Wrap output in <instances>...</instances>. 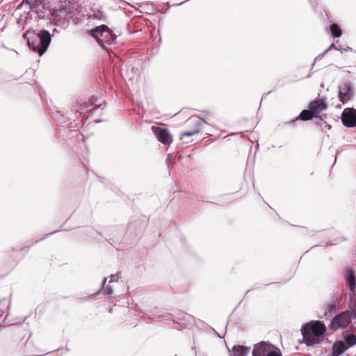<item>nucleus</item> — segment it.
Returning <instances> with one entry per match:
<instances>
[{
    "mask_svg": "<svg viewBox=\"0 0 356 356\" xmlns=\"http://www.w3.org/2000/svg\"><path fill=\"white\" fill-rule=\"evenodd\" d=\"M325 128H327V129H331V125L328 124H325Z\"/></svg>",
    "mask_w": 356,
    "mask_h": 356,
    "instance_id": "obj_32",
    "label": "nucleus"
},
{
    "mask_svg": "<svg viewBox=\"0 0 356 356\" xmlns=\"http://www.w3.org/2000/svg\"><path fill=\"white\" fill-rule=\"evenodd\" d=\"M348 349L343 341H337L332 346L331 356H340Z\"/></svg>",
    "mask_w": 356,
    "mask_h": 356,
    "instance_id": "obj_13",
    "label": "nucleus"
},
{
    "mask_svg": "<svg viewBox=\"0 0 356 356\" xmlns=\"http://www.w3.org/2000/svg\"><path fill=\"white\" fill-rule=\"evenodd\" d=\"M152 130L157 140L164 145H169L172 142V138L166 128L152 126Z\"/></svg>",
    "mask_w": 356,
    "mask_h": 356,
    "instance_id": "obj_6",
    "label": "nucleus"
},
{
    "mask_svg": "<svg viewBox=\"0 0 356 356\" xmlns=\"http://www.w3.org/2000/svg\"><path fill=\"white\" fill-rule=\"evenodd\" d=\"M53 32H56V33H58V31H57L56 29H54V31H53Z\"/></svg>",
    "mask_w": 356,
    "mask_h": 356,
    "instance_id": "obj_35",
    "label": "nucleus"
},
{
    "mask_svg": "<svg viewBox=\"0 0 356 356\" xmlns=\"http://www.w3.org/2000/svg\"><path fill=\"white\" fill-rule=\"evenodd\" d=\"M326 330L325 324L320 321H310L302 326V342L307 346L318 344L323 340Z\"/></svg>",
    "mask_w": 356,
    "mask_h": 356,
    "instance_id": "obj_1",
    "label": "nucleus"
},
{
    "mask_svg": "<svg viewBox=\"0 0 356 356\" xmlns=\"http://www.w3.org/2000/svg\"><path fill=\"white\" fill-rule=\"evenodd\" d=\"M250 348L243 345H235L232 348V356H247Z\"/></svg>",
    "mask_w": 356,
    "mask_h": 356,
    "instance_id": "obj_14",
    "label": "nucleus"
},
{
    "mask_svg": "<svg viewBox=\"0 0 356 356\" xmlns=\"http://www.w3.org/2000/svg\"><path fill=\"white\" fill-rule=\"evenodd\" d=\"M104 294L108 297L111 296L113 294V288L109 285L106 286L104 289Z\"/></svg>",
    "mask_w": 356,
    "mask_h": 356,
    "instance_id": "obj_25",
    "label": "nucleus"
},
{
    "mask_svg": "<svg viewBox=\"0 0 356 356\" xmlns=\"http://www.w3.org/2000/svg\"><path fill=\"white\" fill-rule=\"evenodd\" d=\"M314 116V115L312 113L310 109L308 108V109H305L301 111L300 115L294 120H292L289 122L290 124L294 123L296 120H303L307 121L312 119Z\"/></svg>",
    "mask_w": 356,
    "mask_h": 356,
    "instance_id": "obj_16",
    "label": "nucleus"
},
{
    "mask_svg": "<svg viewBox=\"0 0 356 356\" xmlns=\"http://www.w3.org/2000/svg\"><path fill=\"white\" fill-rule=\"evenodd\" d=\"M43 238H42L40 239V241L42 240ZM38 241H39V240H36L35 243H37V242H38Z\"/></svg>",
    "mask_w": 356,
    "mask_h": 356,
    "instance_id": "obj_36",
    "label": "nucleus"
},
{
    "mask_svg": "<svg viewBox=\"0 0 356 356\" xmlns=\"http://www.w3.org/2000/svg\"><path fill=\"white\" fill-rule=\"evenodd\" d=\"M106 280H107V277H105L103 281L102 282V288H103L106 282Z\"/></svg>",
    "mask_w": 356,
    "mask_h": 356,
    "instance_id": "obj_31",
    "label": "nucleus"
},
{
    "mask_svg": "<svg viewBox=\"0 0 356 356\" xmlns=\"http://www.w3.org/2000/svg\"><path fill=\"white\" fill-rule=\"evenodd\" d=\"M346 312H349V318L351 321L353 318H356V307L352 309L346 310Z\"/></svg>",
    "mask_w": 356,
    "mask_h": 356,
    "instance_id": "obj_26",
    "label": "nucleus"
},
{
    "mask_svg": "<svg viewBox=\"0 0 356 356\" xmlns=\"http://www.w3.org/2000/svg\"><path fill=\"white\" fill-rule=\"evenodd\" d=\"M338 49L334 43H332L328 48H327L322 54H319L314 60V62L320 57L323 56L326 53H327L330 49Z\"/></svg>",
    "mask_w": 356,
    "mask_h": 356,
    "instance_id": "obj_24",
    "label": "nucleus"
},
{
    "mask_svg": "<svg viewBox=\"0 0 356 356\" xmlns=\"http://www.w3.org/2000/svg\"><path fill=\"white\" fill-rule=\"evenodd\" d=\"M341 152V150H339V149H337L336 151V154H335V159H334V162H336L337 161V158L339 154H340V153Z\"/></svg>",
    "mask_w": 356,
    "mask_h": 356,
    "instance_id": "obj_30",
    "label": "nucleus"
},
{
    "mask_svg": "<svg viewBox=\"0 0 356 356\" xmlns=\"http://www.w3.org/2000/svg\"><path fill=\"white\" fill-rule=\"evenodd\" d=\"M203 113H206L207 115L211 114V112L209 111H204Z\"/></svg>",
    "mask_w": 356,
    "mask_h": 356,
    "instance_id": "obj_33",
    "label": "nucleus"
},
{
    "mask_svg": "<svg viewBox=\"0 0 356 356\" xmlns=\"http://www.w3.org/2000/svg\"><path fill=\"white\" fill-rule=\"evenodd\" d=\"M111 277V280H110V282H118V274H115V275H111L110 276Z\"/></svg>",
    "mask_w": 356,
    "mask_h": 356,
    "instance_id": "obj_29",
    "label": "nucleus"
},
{
    "mask_svg": "<svg viewBox=\"0 0 356 356\" xmlns=\"http://www.w3.org/2000/svg\"><path fill=\"white\" fill-rule=\"evenodd\" d=\"M346 280L350 291L355 294L356 290V276L353 270L349 268L346 270Z\"/></svg>",
    "mask_w": 356,
    "mask_h": 356,
    "instance_id": "obj_12",
    "label": "nucleus"
},
{
    "mask_svg": "<svg viewBox=\"0 0 356 356\" xmlns=\"http://www.w3.org/2000/svg\"><path fill=\"white\" fill-rule=\"evenodd\" d=\"M272 348V344L261 341L255 344L252 350V356H267Z\"/></svg>",
    "mask_w": 356,
    "mask_h": 356,
    "instance_id": "obj_9",
    "label": "nucleus"
},
{
    "mask_svg": "<svg viewBox=\"0 0 356 356\" xmlns=\"http://www.w3.org/2000/svg\"><path fill=\"white\" fill-rule=\"evenodd\" d=\"M35 38L38 39V42L40 45V49H38V54L42 56L47 50L51 42V34L48 31L42 29L36 33Z\"/></svg>",
    "mask_w": 356,
    "mask_h": 356,
    "instance_id": "obj_4",
    "label": "nucleus"
},
{
    "mask_svg": "<svg viewBox=\"0 0 356 356\" xmlns=\"http://www.w3.org/2000/svg\"><path fill=\"white\" fill-rule=\"evenodd\" d=\"M326 99L322 98L321 99H316L312 102L309 105V108L314 116H318V114L323 110L327 108Z\"/></svg>",
    "mask_w": 356,
    "mask_h": 356,
    "instance_id": "obj_10",
    "label": "nucleus"
},
{
    "mask_svg": "<svg viewBox=\"0 0 356 356\" xmlns=\"http://www.w3.org/2000/svg\"><path fill=\"white\" fill-rule=\"evenodd\" d=\"M338 305V300L336 298L332 297L329 301L325 304V314H334L337 311V306Z\"/></svg>",
    "mask_w": 356,
    "mask_h": 356,
    "instance_id": "obj_15",
    "label": "nucleus"
},
{
    "mask_svg": "<svg viewBox=\"0 0 356 356\" xmlns=\"http://www.w3.org/2000/svg\"><path fill=\"white\" fill-rule=\"evenodd\" d=\"M343 341L346 343V346L348 348L356 345V335L355 334L346 331L343 332Z\"/></svg>",
    "mask_w": 356,
    "mask_h": 356,
    "instance_id": "obj_17",
    "label": "nucleus"
},
{
    "mask_svg": "<svg viewBox=\"0 0 356 356\" xmlns=\"http://www.w3.org/2000/svg\"><path fill=\"white\" fill-rule=\"evenodd\" d=\"M354 91L352 86L348 83H344L340 88L338 93V97L341 102L346 104L353 96Z\"/></svg>",
    "mask_w": 356,
    "mask_h": 356,
    "instance_id": "obj_7",
    "label": "nucleus"
},
{
    "mask_svg": "<svg viewBox=\"0 0 356 356\" xmlns=\"http://www.w3.org/2000/svg\"><path fill=\"white\" fill-rule=\"evenodd\" d=\"M92 13L88 16L90 19H97L103 22H106L107 21V17L104 12L99 10H92Z\"/></svg>",
    "mask_w": 356,
    "mask_h": 356,
    "instance_id": "obj_18",
    "label": "nucleus"
},
{
    "mask_svg": "<svg viewBox=\"0 0 356 356\" xmlns=\"http://www.w3.org/2000/svg\"><path fill=\"white\" fill-rule=\"evenodd\" d=\"M70 8H67L66 7H64V8H61L58 10H56L55 11V15L56 16H59V17H63L64 19H66V18H71L72 16H68L69 14H70Z\"/></svg>",
    "mask_w": 356,
    "mask_h": 356,
    "instance_id": "obj_20",
    "label": "nucleus"
},
{
    "mask_svg": "<svg viewBox=\"0 0 356 356\" xmlns=\"http://www.w3.org/2000/svg\"><path fill=\"white\" fill-rule=\"evenodd\" d=\"M341 121L345 127H356V109L354 108H345L342 112Z\"/></svg>",
    "mask_w": 356,
    "mask_h": 356,
    "instance_id": "obj_5",
    "label": "nucleus"
},
{
    "mask_svg": "<svg viewBox=\"0 0 356 356\" xmlns=\"http://www.w3.org/2000/svg\"><path fill=\"white\" fill-rule=\"evenodd\" d=\"M55 232H51V233H49V234H47V235L45 236V237H47V236H50V235H52V234H54Z\"/></svg>",
    "mask_w": 356,
    "mask_h": 356,
    "instance_id": "obj_34",
    "label": "nucleus"
},
{
    "mask_svg": "<svg viewBox=\"0 0 356 356\" xmlns=\"http://www.w3.org/2000/svg\"><path fill=\"white\" fill-rule=\"evenodd\" d=\"M196 125V128L191 131H186L181 134V138L183 136H192L201 131L202 125L204 123L207 124V122L202 117H193L191 118Z\"/></svg>",
    "mask_w": 356,
    "mask_h": 356,
    "instance_id": "obj_11",
    "label": "nucleus"
},
{
    "mask_svg": "<svg viewBox=\"0 0 356 356\" xmlns=\"http://www.w3.org/2000/svg\"><path fill=\"white\" fill-rule=\"evenodd\" d=\"M9 305L10 302L6 299H2L0 300V316H1L9 307Z\"/></svg>",
    "mask_w": 356,
    "mask_h": 356,
    "instance_id": "obj_22",
    "label": "nucleus"
},
{
    "mask_svg": "<svg viewBox=\"0 0 356 356\" xmlns=\"http://www.w3.org/2000/svg\"><path fill=\"white\" fill-rule=\"evenodd\" d=\"M351 320L349 318V312L343 311L337 314L331 321L330 328L333 330L344 329L350 323Z\"/></svg>",
    "mask_w": 356,
    "mask_h": 356,
    "instance_id": "obj_3",
    "label": "nucleus"
},
{
    "mask_svg": "<svg viewBox=\"0 0 356 356\" xmlns=\"http://www.w3.org/2000/svg\"><path fill=\"white\" fill-rule=\"evenodd\" d=\"M267 356H282V355H281V353L280 352V350H278V351L273 350L271 348Z\"/></svg>",
    "mask_w": 356,
    "mask_h": 356,
    "instance_id": "obj_27",
    "label": "nucleus"
},
{
    "mask_svg": "<svg viewBox=\"0 0 356 356\" xmlns=\"http://www.w3.org/2000/svg\"><path fill=\"white\" fill-rule=\"evenodd\" d=\"M24 4L28 5L31 10L35 13H38L36 7V0H22L20 6H22Z\"/></svg>",
    "mask_w": 356,
    "mask_h": 356,
    "instance_id": "obj_21",
    "label": "nucleus"
},
{
    "mask_svg": "<svg viewBox=\"0 0 356 356\" xmlns=\"http://www.w3.org/2000/svg\"><path fill=\"white\" fill-rule=\"evenodd\" d=\"M47 0H36V7L38 8V12L41 11L46 6V1Z\"/></svg>",
    "mask_w": 356,
    "mask_h": 356,
    "instance_id": "obj_23",
    "label": "nucleus"
},
{
    "mask_svg": "<svg viewBox=\"0 0 356 356\" xmlns=\"http://www.w3.org/2000/svg\"><path fill=\"white\" fill-rule=\"evenodd\" d=\"M89 34L104 50L108 51L111 45L116 43L117 36L107 25L96 26L90 31Z\"/></svg>",
    "mask_w": 356,
    "mask_h": 356,
    "instance_id": "obj_2",
    "label": "nucleus"
},
{
    "mask_svg": "<svg viewBox=\"0 0 356 356\" xmlns=\"http://www.w3.org/2000/svg\"><path fill=\"white\" fill-rule=\"evenodd\" d=\"M331 35L333 38H339L342 34V31L339 26L337 24L330 25Z\"/></svg>",
    "mask_w": 356,
    "mask_h": 356,
    "instance_id": "obj_19",
    "label": "nucleus"
},
{
    "mask_svg": "<svg viewBox=\"0 0 356 356\" xmlns=\"http://www.w3.org/2000/svg\"><path fill=\"white\" fill-rule=\"evenodd\" d=\"M184 319H186L189 323H191V324L194 321L193 318L191 316L188 315V314H185L184 315Z\"/></svg>",
    "mask_w": 356,
    "mask_h": 356,
    "instance_id": "obj_28",
    "label": "nucleus"
},
{
    "mask_svg": "<svg viewBox=\"0 0 356 356\" xmlns=\"http://www.w3.org/2000/svg\"><path fill=\"white\" fill-rule=\"evenodd\" d=\"M35 35L36 33L35 31H27L23 34V37L26 40L29 48L38 54V49H40V45L38 42V39L35 38Z\"/></svg>",
    "mask_w": 356,
    "mask_h": 356,
    "instance_id": "obj_8",
    "label": "nucleus"
}]
</instances>
